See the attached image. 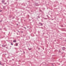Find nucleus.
<instances>
[{
    "label": "nucleus",
    "mask_w": 66,
    "mask_h": 66,
    "mask_svg": "<svg viewBox=\"0 0 66 66\" xmlns=\"http://www.w3.org/2000/svg\"><path fill=\"white\" fill-rule=\"evenodd\" d=\"M11 45H13V43H11Z\"/></svg>",
    "instance_id": "nucleus-3"
},
{
    "label": "nucleus",
    "mask_w": 66,
    "mask_h": 66,
    "mask_svg": "<svg viewBox=\"0 0 66 66\" xmlns=\"http://www.w3.org/2000/svg\"><path fill=\"white\" fill-rule=\"evenodd\" d=\"M16 40H14L13 41V42H14V43H16Z\"/></svg>",
    "instance_id": "nucleus-1"
},
{
    "label": "nucleus",
    "mask_w": 66,
    "mask_h": 66,
    "mask_svg": "<svg viewBox=\"0 0 66 66\" xmlns=\"http://www.w3.org/2000/svg\"><path fill=\"white\" fill-rule=\"evenodd\" d=\"M15 45H16V46H18V44L17 43L15 44Z\"/></svg>",
    "instance_id": "nucleus-2"
},
{
    "label": "nucleus",
    "mask_w": 66,
    "mask_h": 66,
    "mask_svg": "<svg viewBox=\"0 0 66 66\" xmlns=\"http://www.w3.org/2000/svg\"><path fill=\"white\" fill-rule=\"evenodd\" d=\"M41 24L42 26H43V24Z\"/></svg>",
    "instance_id": "nucleus-4"
},
{
    "label": "nucleus",
    "mask_w": 66,
    "mask_h": 66,
    "mask_svg": "<svg viewBox=\"0 0 66 66\" xmlns=\"http://www.w3.org/2000/svg\"><path fill=\"white\" fill-rule=\"evenodd\" d=\"M64 50H65V48L64 47Z\"/></svg>",
    "instance_id": "nucleus-5"
}]
</instances>
